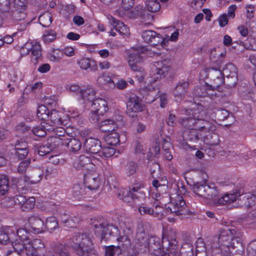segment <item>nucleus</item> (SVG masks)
<instances>
[{"label": "nucleus", "mask_w": 256, "mask_h": 256, "mask_svg": "<svg viewBox=\"0 0 256 256\" xmlns=\"http://www.w3.org/2000/svg\"><path fill=\"white\" fill-rule=\"evenodd\" d=\"M91 224L95 228L96 234L100 237L102 241L108 235L116 239L119 244L116 248L130 246V240L128 236L121 232L118 228L112 224L108 223L102 217H96L91 219Z\"/></svg>", "instance_id": "f257e3e1"}, {"label": "nucleus", "mask_w": 256, "mask_h": 256, "mask_svg": "<svg viewBox=\"0 0 256 256\" xmlns=\"http://www.w3.org/2000/svg\"><path fill=\"white\" fill-rule=\"evenodd\" d=\"M90 234L75 233L69 240V244L80 256H98Z\"/></svg>", "instance_id": "f03ea898"}, {"label": "nucleus", "mask_w": 256, "mask_h": 256, "mask_svg": "<svg viewBox=\"0 0 256 256\" xmlns=\"http://www.w3.org/2000/svg\"><path fill=\"white\" fill-rule=\"evenodd\" d=\"M241 236V234L236 232L234 229L226 228L220 230L218 242L222 246L234 248L236 246V244L240 243Z\"/></svg>", "instance_id": "7ed1b4c3"}, {"label": "nucleus", "mask_w": 256, "mask_h": 256, "mask_svg": "<svg viewBox=\"0 0 256 256\" xmlns=\"http://www.w3.org/2000/svg\"><path fill=\"white\" fill-rule=\"evenodd\" d=\"M146 49L144 47L133 48L130 51L128 62L130 66L133 71L142 72L144 68L142 66L143 63L144 54Z\"/></svg>", "instance_id": "20e7f679"}, {"label": "nucleus", "mask_w": 256, "mask_h": 256, "mask_svg": "<svg viewBox=\"0 0 256 256\" xmlns=\"http://www.w3.org/2000/svg\"><path fill=\"white\" fill-rule=\"evenodd\" d=\"M166 212L174 214L176 216H180L186 212V206L183 197L179 194L174 197H170V201L166 204Z\"/></svg>", "instance_id": "39448f33"}, {"label": "nucleus", "mask_w": 256, "mask_h": 256, "mask_svg": "<svg viewBox=\"0 0 256 256\" xmlns=\"http://www.w3.org/2000/svg\"><path fill=\"white\" fill-rule=\"evenodd\" d=\"M141 99L134 94H130L126 104V114L131 118H136L138 114L144 110Z\"/></svg>", "instance_id": "423d86ee"}, {"label": "nucleus", "mask_w": 256, "mask_h": 256, "mask_svg": "<svg viewBox=\"0 0 256 256\" xmlns=\"http://www.w3.org/2000/svg\"><path fill=\"white\" fill-rule=\"evenodd\" d=\"M170 61L168 59L154 62L152 68L154 72L152 75L154 80L157 81L165 78L170 71Z\"/></svg>", "instance_id": "0eeeda50"}, {"label": "nucleus", "mask_w": 256, "mask_h": 256, "mask_svg": "<svg viewBox=\"0 0 256 256\" xmlns=\"http://www.w3.org/2000/svg\"><path fill=\"white\" fill-rule=\"evenodd\" d=\"M144 186L138 184H135L134 186L122 192L123 200L130 202L129 198H131L136 204L143 201L146 195L144 192L142 190Z\"/></svg>", "instance_id": "6e6552de"}, {"label": "nucleus", "mask_w": 256, "mask_h": 256, "mask_svg": "<svg viewBox=\"0 0 256 256\" xmlns=\"http://www.w3.org/2000/svg\"><path fill=\"white\" fill-rule=\"evenodd\" d=\"M192 115L197 122H201L202 124H203L200 126L203 132H210L216 130V126L214 122L206 120L208 116L205 110L199 109L194 110Z\"/></svg>", "instance_id": "1a4fd4ad"}, {"label": "nucleus", "mask_w": 256, "mask_h": 256, "mask_svg": "<svg viewBox=\"0 0 256 256\" xmlns=\"http://www.w3.org/2000/svg\"><path fill=\"white\" fill-rule=\"evenodd\" d=\"M224 55L221 54L220 56L216 61L218 64V67H212L209 69V74L213 78L214 84L216 88L222 84L224 82V74L223 72H222L220 70L222 64L224 62Z\"/></svg>", "instance_id": "9d476101"}, {"label": "nucleus", "mask_w": 256, "mask_h": 256, "mask_svg": "<svg viewBox=\"0 0 256 256\" xmlns=\"http://www.w3.org/2000/svg\"><path fill=\"white\" fill-rule=\"evenodd\" d=\"M31 52L32 62L36 64L38 61L42 59L41 46L38 42L30 45L26 44L21 50V54L26 55Z\"/></svg>", "instance_id": "9b49d317"}, {"label": "nucleus", "mask_w": 256, "mask_h": 256, "mask_svg": "<svg viewBox=\"0 0 256 256\" xmlns=\"http://www.w3.org/2000/svg\"><path fill=\"white\" fill-rule=\"evenodd\" d=\"M43 175L44 169L42 167L30 169L24 177V183L28 184H36L41 180Z\"/></svg>", "instance_id": "f8f14e48"}, {"label": "nucleus", "mask_w": 256, "mask_h": 256, "mask_svg": "<svg viewBox=\"0 0 256 256\" xmlns=\"http://www.w3.org/2000/svg\"><path fill=\"white\" fill-rule=\"evenodd\" d=\"M60 139L57 138H50L44 145L40 146L38 150V154L40 156H44L49 154L51 152L58 148Z\"/></svg>", "instance_id": "ddd939ff"}, {"label": "nucleus", "mask_w": 256, "mask_h": 256, "mask_svg": "<svg viewBox=\"0 0 256 256\" xmlns=\"http://www.w3.org/2000/svg\"><path fill=\"white\" fill-rule=\"evenodd\" d=\"M84 182L90 190H96L100 184L99 174L95 172H88L84 175Z\"/></svg>", "instance_id": "4468645a"}, {"label": "nucleus", "mask_w": 256, "mask_h": 256, "mask_svg": "<svg viewBox=\"0 0 256 256\" xmlns=\"http://www.w3.org/2000/svg\"><path fill=\"white\" fill-rule=\"evenodd\" d=\"M164 242H168V245L172 247V248L176 249L178 243L176 231L172 228H163L162 242L164 243Z\"/></svg>", "instance_id": "2eb2a0df"}, {"label": "nucleus", "mask_w": 256, "mask_h": 256, "mask_svg": "<svg viewBox=\"0 0 256 256\" xmlns=\"http://www.w3.org/2000/svg\"><path fill=\"white\" fill-rule=\"evenodd\" d=\"M84 148L86 152L95 154L98 156L102 149L100 142L94 138H86L84 142Z\"/></svg>", "instance_id": "dca6fc26"}, {"label": "nucleus", "mask_w": 256, "mask_h": 256, "mask_svg": "<svg viewBox=\"0 0 256 256\" xmlns=\"http://www.w3.org/2000/svg\"><path fill=\"white\" fill-rule=\"evenodd\" d=\"M128 16L132 18L138 17L141 18L142 22L145 24H150L153 20L152 16L148 14L141 6L134 8L132 12L129 14Z\"/></svg>", "instance_id": "f3484780"}, {"label": "nucleus", "mask_w": 256, "mask_h": 256, "mask_svg": "<svg viewBox=\"0 0 256 256\" xmlns=\"http://www.w3.org/2000/svg\"><path fill=\"white\" fill-rule=\"evenodd\" d=\"M16 234L12 228L6 226L0 228V243L7 244L10 242L12 246L14 245Z\"/></svg>", "instance_id": "a211bd4d"}, {"label": "nucleus", "mask_w": 256, "mask_h": 256, "mask_svg": "<svg viewBox=\"0 0 256 256\" xmlns=\"http://www.w3.org/2000/svg\"><path fill=\"white\" fill-rule=\"evenodd\" d=\"M148 235L142 229L138 227L136 232L135 248L138 250H146L148 248Z\"/></svg>", "instance_id": "6ab92c4d"}, {"label": "nucleus", "mask_w": 256, "mask_h": 256, "mask_svg": "<svg viewBox=\"0 0 256 256\" xmlns=\"http://www.w3.org/2000/svg\"><path fill=\"white\" fill-rule=\"evenodd\" d=\"M244 194V188L236 190V192L232 193H226L220 198H218L217 204L218 205H225L233 202L238 198V196H240L241 194Z\"/></svg>", "instance_id": "aec40b11"}, {"label": "nucleus", "mask_w": 256, "mask_h": 256, "mask_svg": "<svg viewBox=\"0 0 256 256\" xmlns=\"http://www.w3.org/2000/svg\"><path fill=\"white\" fill-rule=\"evenodd\" d=\"M96 160H100V158L94 156L89 157L81 155L74 160L73 166L76 169L80 170L90 163L96 162Z\"/></svg>", "instance_id": "412c9836"}, {"label": "nucleus", "mask_w": 256, "mask_h": 256, "mask_svg": "<svg viewBox=\"0 0 256 256\" xmlns=\"http://www.w3.org/2000/svg\"><path fill=\"white\" fill-rule=\"evenodd\" d=\"M14 250L20 251L22 256H30L36 253V250L30 242L28 243L18 242L13 245Z\"/></svg>", "instance_id": "4be33fe9"}, {"label": "nucleus", "mask_w": 256, "mask_h": 256, "mask_svg": "<svg viewBox=\"0 0 256 256\" xmlns=\"http://www.w3.org/2000/svg\"><path fill=\"white\" fill-rule=\"evenodd\" d=\"M180 122L182 125L187 129L199 130L200 132H203L202 128H200V126L202 125V122H197L193 116L182 118Z\"/></svg>", "instance_id": "5701e85b"}, {"label": "nucleus", "mask_w": 256, "mask_h": 256, "mask_svg": "<svg viewBox=\"0 0 256 256\" xmlns=\"http://www.w3.org/2000/svg\"><path fill=\"white\" fill-rule=\"evenodd\" d=\"M28 222L34 232L39 234L44 231V221L38 216H33L28 218Z\"/></svg>", "instance_id": "b1692460"}, {"label": "nucleus", "mask_w": 256, "mask_h": 256, "mask_svg": "<svg viewBox=\"0 0 256 256\" xmlns=\"http://www.w3.org/2000/svg\"><path fill=\"white\" fill-rule=\"evenodd\" d=\"M61 142L60 146H66L69 148L70 150L72 152H76L78 151L82 147V143L80 141L76 138H70L68 139L60 140Z\"/></svg>", "instance_id": "393cba45"}, {"label": "nucleus", "mask_w": 256, "mask_h": 256, "mask_svg": "<svg viewBox=\"0 0 256 256\" xmlns=\"http://www.w3.org/2000/svg\"><path fill=\"white\" fill-rule=\"evenodd\" d=\"M215 130L210 132H200L202 133L204 141L210 146H216L220 142L218 135L215 132Z\"/></svg>", "instance_id": "a878e982"}, {"label": "nucleus", "mask_w": 256, "mask_h": 256, "mask_svg": "<svg viewBox=\"0 0 256 256\" xmlns=\"http://www.w3.org/2000/svg\"><path fill=\"white\" fill-rule=\"evenodd\" d=\"M49 256H70L68 250L62 244H56L49 252Z\"/></svg>", "instance_id": "bb28decb"}, {"label": "nucleus", "mask_w": 256, "mask_h": 256, "mask_svg": "<svg viewBox=\"0 0 256 256\" xmlns=\"http://www.w3.org/2000/svg\"><path fill=\"white\" fill-rule=\"evenodd\" d=\"M204 198L213 201H218L220 191L214 184H206Z\"/></svg>", "instance_id": "cd10ccee"}, {"label": "nucleus", "mask_w": 256, "mask_h": 256, "mask_svg": "<svg viewBox=\"0 0 256 256\" xmlns=\"http://www.w3.org/2000/svg\"><path fill=\"white\" fill-rule=\"evenodd\" d=\"M92 106L94 110L96 111L100 114H104L108 110L106 101L102 98H95L92 102Z\"/></svg>", "instance_id": "c85d7f7f"}, {"label": "nucleus", "mask_w": 256, "mask_h": 256, "mask_svg": "<svg viewBox=\"0 0 256 256\" xmlns=\"http://www.w3.org/2000/svg\"><path fill=\"white\" fill-rule=\"evenodd\" d=\"M62 113L56 110H52L48 114L52 124L53 126H64V120H63L62 118Z\"/></svg>", "instance_id": "c756f323"}, {"label": "nucleus", "mask_w": 256, "mask_h": 256, "mask_svg": "<svg viewBox=\"0 0 256 256\" xmlns=\"http://www.w3.org/2000/svg\"><path fill=\"white\" fill-rule=\"evenodd\" d=\"M98 126L102 131L111 132L114 131L115 128L117 127V123L113 119L102 120Z\"/></svg>", "instance_id": "7c9ffc66"}, {"label": "nucleus", "mask_w": 256, "mask_h": 256, "mask_svg": "<svg viewBox=\"0 0 256 256\" xmlns=\"http://www.w3.org/2000/svg\"><path fill=\"white\" fill-rule=\"evenodd\" d=\"M188 86L189 83L188 82L184 80L180 81L177 84L174 91V96L179 98L184 96L188 88Z\"/></svg>", "instance_id": "2f4dec72"}, {"label": "nucleus", "mask_w": 256, "mask_h": 256, "mask_svg": "<svg viewBox=\"0 0 256 256\" xmlns=\"http://www.w3.org/2000/svg\"><path fill=\"white\" fill-rule=\"evenodd\" d=\"M211 86L207 84L206 86H196L194 90V94L197 97L210 96L211 98H213V94L210 93L211 91Z\"/></svg>", "instance_id": "473e14b6"}, {"label": "nucleus", "mask_w": 256, "mask_h": 256, "mask_svg": "<svg viewBox=\"0 0 256 256\" xmlns=\"http://www.w3.org/2000/svg\"><path fill=\"white\" fill-rule=\"evenodd\" d=\"M96 92L91 87H88L86 89H82L80 92V97L84 102H91L94 100Z\"/></svg>", "instance_id": "72a5a7b5"}, {"label": "nucleus", "mask_w": 256, "mask_h": 256, "mask_svg": "<svg viewBox=\"0 0 256 256\" xmlns=\"http://www.w3.org/2000/svg\"><path fill=\"white\" fill-rule=\"evenodd\" d=\"M86 188L82 184H74L72 187V194L74 198L80 200L83 198L86 194Z\"/></svg>", "instance_id": "f704fd0d"}, {"label": "nucleus", "mask_w": 256, "mask_h": 256, "mask_svg": "<svg viewBox=\"0 0 256 256\" xmlns=\"http://www.w3.org/2000/svg\"><path fill=\"white\" fill-rule=\"evenodd\" d=\"M110 22L115 30L120 33L124 34H128L129 30L128 28L122 21L118 20L114 17H112Z\"/></svg>", "instance_id": "c9c22d12"}, {"label": "nucleus", "mask_w": 256, "mask_h": 256, "mask_svg": "<svg viewBox=\"0 0 256 256\" xmlns=\"http://www.w3.org/2000/svg\"><path fill=\"white\" fill-rule=\"evenodd\" d=\"M238 197L240 198L238 200L242 201V203L241 204L242 206L250 207L252 204L256 202V201H255L254 196H252V194L251 192L246 193L244 190V194H241V196Z\"/></svg>", "instance_id": "e433bc0d"}, {"label": "nucleus", "mask_w": 256, "mask_h": 256, "mask_svg": "<svg viewBox=\"0 0 256 256\" xmlns=\"http://www.w3.org/2000/svg\"><path fill=\"white\" fill-rule=\"evenodd\" d=\"M104 140L108 145L112 146H116L119 144L120 142L119 134L114 130L108 134Z\"/></svg>", "instance_id": "4c0bfd02"}, {"label": "nucleus", "mask_w": 256, "mask_h": 256, "mask_svg": "<svg viewBox=\"0 0 256 256\" xmlns=\"http://www.w3.org/2000/svg\"><path fill=\"white\" fill-rule=\"evenodd\" d=\"M160 238L156 236H149L148 242V249L150 250H155L160 246Z\"/></svg>", "instance_id": "58836bf2"}, {"label": "nucleus", "mask_w": 256, "mask_h": 256, "mask_svg": "<svg viewBox=\"0 0 256 256\" xmlns=\"http://www.w3.org/2000/svg\"><path fill=\"white\" fill-rule=\"evenodd\" d=\"M97 82L102 87L112 88L115 86V84L113 80L106 75L100 76L97 79Z\"/></svg>", "instance_id": "ea45409f"}, {"label": "nucleus", "mask_w": 256, "mask_h": 256, "mask_svg": "<svg viewBox=\"0 0 256 256\" xmlns=\"http://www.w3.org/2000/svg\"><path fill=\"white\" fill-rule=\"evenodd\" d=\"M222 71L224 74L228 78H234L236 80V68L234 65L232 64H228L226 65L225 67L223 68Z\"/></svg>", "instance_id": "a19ab883"}, {"label": "nucleus", "mask_w": 256, "mask_h": 256, "mask_svg": "<svg viewBox=\"0 0 256 256\" xmlns=\"http://www.w3.org/2000/svg\"><path fill=\"white\" fill-rule=\"evenodd\" d=\"M48 131H54L56 136H52V138H57L60 140L68 139V136L66 135V131L64 128L57 126H50V128H46Z\"/></svg>", "instance_id": "79ce46f5"}, {"label": "nucleus", "mask_w": 256, "mask_h": 256, "mask_svg": "<svg viewBox=\"0 0 256 256\" xmlns=\"http://www.w3.org/2000/svg\"><path fill=\"white\" fill-rule=\"evenodd\" d=\"M15 234L16 236L14 237L15 242L14 244L18 242H24L28 240V234L25 229L20 228L18 230Z\"/></svg>", "instance_id": "37998d69"}, {"label": "nucleus", "mask_w": 256, "mask_h": 256, "mask_svg": "<svg viewBox=\"0 0 256 256\" xmlns=\"http://www.w3.org/2000/svg\"><path fill=\"white\" fill-rule=\"evenodd\" d=\"M45 227L50 232H52L58 228V222L54 217H50L46 219Z\"/></svg>", "instance_id": "c03bdc74"}, {"label": "nucleus", "mask_w": 256, "mask_h": 256, "mask_svg": "<svg viewBox=\"0 0 256 256\" xmlns=\"http://www.w3.org/2000/svg\"><path fill=\"white\" fill-rule=\"evenodd\" d=\"M206 184L196 183L193 186V192L198 196L204 198L206 190Z\"/></svg>", "instance_id": "a18cd8bd"}, {"label": "nucleus", "mask_w": 256, "mask_h": 256, "mask_svg": "<svg viewBox=\"0 0 256 256\" xmlns=\"http://www.w3.org/2000/svg\"><path fill=\"white\" fill-rule=\"evenodd\" d=\"M160 4L158 0H147L146 8L149 12H156L160 8Z\"/></svg>", "instance_id": "49530a36"}, {"label": "nucleus", "mask_w": 256, "mask_h": 256, "mask_svg": "<svg viewBox=\"0 0 256 256\" xmlns=\"http://www.w3.org/2000/svg\"><path fill=\"white\" fill-rule=\"evenodd\" d=\"M182 256H194L192 246L189 243L184 244L180 248Z\"/></svg>", "instance_id": "de8ad7c7"}, {"label": "nucleus", "mask_w": 256, "mask_h": 256, "mask_svg": "<svg viewBox=\"0 0 256 256\" xmlns=\"http://www.w3.org/2000/svg\"><path fill=\"white\" fill-rule=\"evenodd\" d=\"M138 170V164L134 161H129L126 166V173L128 176L134 174Z\"/></svg>", "instance_id": "09e8293b"}, {"label": "nucleus", "mask_w": 256, "mask_h": 256, "mask_svg": "<svg viewBox=\"0 0 256 256\" xmlns=\"http://www.w3.org/2000/svg\"><path fill=\"white\" fill-rule=\"evenodd\" d=\"M56 36V32L52 30H46L43 34V40L46 43H50L53 42Z\"/></svg>", "instance_id": "8fccbe9b"}, {"label": "nucleus", "mask_w": 256, "mask_h": 256, "mask_svg": "<svg viewBox=\"0 0 256 256\" xmlns=\"http://www.w3.org/2000/svg\"><path fill=\"white\" fill-rule=\"evenodd\" d=\"M49 113L48 110L44 105L39 106L37 108V116L42 120L48 118Z\"/></svg>", "instance_id": "3c124183"}, {"label": "nucleus", "mask_w": 256, "mask_h": 256, "mask_svg": "<svg viewBox=\"0 0 256 256\" xmlns=\"http://www.w3.org/2000/svg\"><path fill=\"white\" fill-rule=\"evenodd\" d=\"M116 152V150L114 148L108 146L100 150L98 156L100 158H110Z\"/></svg>", "instance_id": "603ef678"}, {"label": "nucleus", "mask_w": 256, "mask_h": 256, "mask_svg": "<svg viewBox=\"0 0 256 256\" xmlns=\"http://www.w3.org/2000/svg\"><path fill=\"white\" fill-rule=\"evenodd\" d=\"M35 204V198L34 197L29 198L26 199V202L21 206V208L23 211H29L32 210Z\"/></svg>", "instance_id": "864d4df0"}, {"label": "nucleus", "mask_w": 256, "mask_h": 256, "mask_svg": "<svg viewBox=\"0 0 256 256\" xmlns=\"http://www.w3.org/2000/svg\"><path fill=\"white\" fill-rule=\"evenodd\" d=\"M92 62L94 63L95 62L86 58H82L78 61V64L80 68L84 70H86L88 68H91Z\"/></svg>", "instance_id": "5fc2aeb1"}, {"label": "nucleus", "mask_w": 256, "mask_h": 256, "mask_svg": "<svg viewBox=\"0 0 256 256\" xmlns=\"http://www.w3.org/2000/svg\"><path fill=\"white\" fill-rule=\"evenodd\" d=\"M103 115L100 114L96 111L93 110L90 114L89 120L91 122L96 124L98 126L102 120V116Z\"/></svg>", "instance_id": "6e6d98bb"}, {"label": "nucleus", "mask_w": 256, "mask_h": 256, "mask_svg": "<svg viewBox=\"0 0 256 256\" xmlns=\"http://www.w3.org/2000/svg\"><path fill=\"white\" fill-rule=\"evenodd\" d=\"M46 128H50V126H38L35 128H34L32 130V132L36 136L39 137H42L46 135Z\"/></svg>", "instance_id": "4d7b16f0"}, {"label": "nucleus", "mask_w": 256, "mask_h": 256, "mask_svg": "<svg viewBox=\"0 0 256 256\" xmlns=\"http://www.w3.org/2000/svg\"><path fill=\"white\" fill-rule=\"evenodd\" d=\"M15 10H26L28 6V0H14Z\"/></svg>", "instance_id": "13d9d810"}, {"label": "nucleus", "mask_w": 256, "mask_h": 256, "mask_svg": "<svg viewBox=\"0 0 256 256\" xmlns=\"http://www.w3.org/2000/svg\"><path fill=\"white\" fill-rule=\"evenodd\" d=\"M154 36H156V32L153 30H145L142 34L143 40L147 43L150 44Z\"/></svg>", "instance_id": "bf43d9fd"}, {"label": "nucleus", "mask_w": 256, "mask_h": 256, "mask_svg": "<svg viewBox=\"0 0 256 256\" xmlns=\"http://www.w3.org/2000/svg\"><path fill=\"white\" fill-rule=\"evenodd\" d=\"M39 20L40 21V24L44 27H48L52 24V19L49 14H46L40 16Z\"/></svg>", "instance_id": "052dcab7"}, {"label": "nucleus", "mask_w": 256, "mask_h": 256, "mask_svg": "<svg viewBox=\"0 0 256 256\" xmlns=\"http://www.w3.org/2000/svg\"><path fill=\"white\" fill-rule=\"evenodd\" d=\"M30 242L32 246L36 252L37 250H42L44 248V242L40 239H34Z\"/></svg>", "instance_id": "680f3d73"}, {"label": "nucleus", "mask_w": 256, "mask_h": 256, "mask_svg": "<svg viewBox=\"0 0 256 256\" xmlns=\"http://www.w3.org/2000/svg\"><path fill=\"white\" fill-rule=\"evenodd\" d=\"M80 220L78 216H73L68 218V220H62V222L66 224V226L70 228L74 227L75 224H78Z\"/></svg>", "instance_id": "e2e57ef3"}, {"label": "nucleus", "mask_w": 256, "mask_h": 256, "mask_svg": "<svg viewBox=\"0 0 256 256\" xmlns=\"http://www.w3.org/2000/svg\"><path fill=\"white\" fill-rule=\"evenodd\" d=\"M23 182H24V180H20L17 178H12V184L16 186L18 190L20 192H22L26 190V184L23 186L22 184Z\"/></svg>", "instance_id": "0e129e2a"}, {"label": "nucleus", "mask_w": 256, "mask_h": 256, "mask_svg": "<svg viewBox=\"0 0 256 256\" xmlns=\"http://www.w3.org/2000/svg\"><path fill=\"white\" fill-rule=\"evenodd\" d=\"M15 10L12 12V16L14 20L16 21H21L24 20L26 17V10Z\"/></svg>", "instance_id": "69168bd1"}, {"label": "nucleus", "mask_w": 256, "mask_h": 256, "mask_svg": "<svg viewBox=\"0 0 256 256\" xmlns=\"http://www.w3.org/2000/svg\"><path fill=\"white\" fill-rule=\"evenodd\" d=\"M63 57V53L62 49L55 50L52 52L50 56V59L52 61L58 62L62 59Z\"/></svg>", "instance_id": "338daca9"}, {"label": "nucleus", "mask_w": 256, "mask_h": 256, "mask_svg": "<svg viewBox=\"0 0 256 256\" xmlns=\"http://www.w3.org/2000/svg\"><path fill=\"white\" fill-rule=\"evenodd\" d=\"M150 44L152 46L160 44L162 46H164L166 45L165 40L160 34L158 33H156V36H154Z\"/></svg>", "instance_id": "774afa93"}]
</instances>
